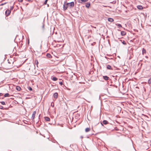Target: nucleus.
Returning a JSON list of instances; mask_svg holds the SVG:
<instances>
[{"label":"nucleus","mask_w":151,"mask_h":151,"mask_svg":"<svg viewBox=\"0 0 151 151\" xmlns=\"http://www.w3.org/2000/svg\"><path fill=\"white\" fill-rule=\"evenodd\" d=\"M126 32L124 31H121V35L122 36H123L126 35Z\"/></svg>","instance_id":"nucleus-7"},{"label":"nucleus","mask_w":151,"mask_h":151,"mask_svg":"<svg viewBox=\"0 0 151 151\" xmlns=\"http://www.w3.org/2000/svg\"><path fill=\"white\" fill-rule=\"evenodd\" d=\"M47 7H49V5L48 4H47Z\"/></svg>","instance_id":"nucleus-39"},{"label":"nucleus","mask_w":151,"mask_h":151,"mask_svg":"<svg viewBox=\"0 0 151 151\" xmlns=\"http://www.w3.org/2000/svg\"><path fill=\"white\" fill-rule=\"evenodd\" d=\"M45 119L46 121H50V119L48 117H45Z\"/></svg>","instance_id":"nucleus-9"},{"label":"nucleus","mask_w":151,"mask_h":151,"mask_svg":"<svg viewBox=\"0 0 151 151\" xmlns=\"http://www.w3.org/2000/svg\"><path fill=\"white\" fill-rule=\"evenodd\" d=\"M51 106H52V107H53L54 106V104L53 102H52L51 105Z\"/></svg>","instance_id":"nucleus-25"},{"label":"nucleus","mask_w":151,"mask_h":151,"mask_svg":"<svg viewBox=\"0 0 151 151\" xmlns=\"http://www.w3.org/2000/svg\"><path fill=\"white\" fill-rule=\"evenodd\" d=\"M106 68L107 69H109V70L112 69L111 68V65H107Z\"/></svg>","instance_id":"nucleus-12"},{"label":"nucleus","mask_w":151,"mask_h":151,"mask_svg":"<svg viewBox=\"0 0 151 151\" xmlns=\"http://www.w3.org/2000/svg\"><path fill=\"white\" fill-rule=\"evenodd\" d=\"M115 129L116 130H118V128L117 127L115 128Z\"/></svg>","instance_id":"nucleus-35"},{"label":"nucleus","mask_w":151,"mask_h":151,"mask_svg":"<svg viewBox=\"0 0 151 151\" xmlns=\"http://www.w3.org/2000/svg\"><path fill=\"white\" fill-rule=\"evenodd\" d=\"M117 25L119 28L122 27V25L120 24H118Z\"/></svg>","instance_id":"nucleus-27"},{"label":"nucleus","mask_w":151,"mask_h":151,"mask_svg":"<svg viewBox=\"0 0 151 151\" xmlns=\"http://www.w3.org/2000/svg\"><path fill=\"white\" fill-rule=\"evenodd\" d=\"M46 56L47 57L49 58H50L51 57V55L50 53H47L46 54Z\"/></svg>","instance_id":"nucleus-21"},{"label":"nucleus","mask_w":151,"mask_h":151,"mask_svg":"<svg viewBox=\"0 0 151 151\" xmlns=\"http://www.w3.org/2000/svg\"><path fill=\"white\" fill-rule=\"evenodd\" d=\"M36 114V111H34L33 112L32 116V119H34Z\"/></svg>","instance_id":"nucleus-3"},{"label":"nucleus","mask_w":151,"mask_h":151,"mask_svg":"<svg viewBox=\"0 0 151 151\" xmlns=\"http://www.w3.org/2000/svg\"><path fill=\"white\" fill-rule=\"evenodd\" d=\"M9 93H6L5 94V95H4V97H8V96H9Z\"/></svg>","instance_id":"nucleus-23"},{"label":"nucleus","mask_w":151,"mask_h":151,"mask_svg":"<svg viewBox=\"0 0 151 151\" xmlns=\"http://www.w3.org/2000/svg\"><path fill=\"white\" fill-rule=\"evenodd\" d=\"M102 123L104 124H107L109 123V122L106 120H104L102 122Z\"/></svg>","instance_id":"nucleus-8"},{"label":"nucleus","mask_w":151,"mask_h":151,"mask_svg":"<svg viewBox=\"0 0 151 151\" xmlns=\"http://www.w3.org/2000/svg\"><path fill=\"white\" fill-rule=\"evenodd\" d=\"M81 138L82 139V138H83V136H81Z\"/></svg>","instance_id":"nucleus-37"},{"label":"nucleus","mask_w":151,"mask_h":151,"mask_svg":"<svg viewBox=\"0 0 151 151\" xmlns=\"http://www.w3.org/2000/svg\"><path fill=\"white\" fill-rule=\"evenodd\" d=\"M2 105H5V103L4 101H2L1 102Z\"/></svg>","instance_id":"nucleus-29"},{"label":"nucleus","mask_w":151,"mask_h":151,"mask_svg":"<svg viewBox=\"0 0 151 151\" xmlns=\"http://www.w3.org/2000/svg\"><path fill=\"white\" fill-rule=\"evenodd\" d=\"M90 130V128H87L85 129V132H89Z\"/></svg>","instance_id":"nucleus-15"},{"label":"nucleus","mask_w":151,"mask_h":151,"mask_svg":"<svg viewBox=\"0 0 151 151\" xmlns=\"http://www.w3.org/2000/svg\"><path fill=\"white\" fill-rule=\"evenodd\" d=\"M119 41H121L122 42V43L124 45H126L127 44L126 43V42H125V41H124V40H123L122 41V40H119Z\"/></svg>","instance_id":"nucleus-19"},{"label":"nucleus","mask_w":151,"mask_h":151,"mask_svg":"<svg viewBox=\"0 0 151 151\" xmlns=\"http://www.w3.org/2000/svg\"><path fill=\"white\" fill-rule=\"evenodd\" d=\"M13 8H14L13 6H10V9L9 10H10V11L12 10L13 9Z\"/></svg>","instance_id":"nucleus-26"},{"label":"nucleus","mask_w":151,"mask_h":151,"mask_svg":"<svg viewBox=\"0 0 151 151\" xmlns=\"http://www.w3.org/2000/svg\"><path fill=\"white\" fill-rule=\"evenodd\" d=\"M6 3H2V4H1L0 5L1 6H2V5H4Z\"/></svg>","instance_id":"nucleus-33"},{"label":"nucleus","mask_w":151,"mask_h":151,"mask_svg":"<svg viewBox=\"0 0 151 151\" xmlns=\"http://www.w3.org/2000/svg\"><path fill=\"white\" fill-rule=\"evenodd\" d=\"M148 83L150 85H151V78L148 80Z\"/></svg>","instance_id":"nucleus-22"},{"label":"nucleus","mask_w":151,"mask_h":151,"mask_svg":"<svg viewBox=\"0 0 151 151\" xmlns=\"http://www.w3.org/2000/svg\"><path fill=\"white\" fill-rule=\"evenodd\" d=\"M108 20L110 22H112L114 21V19H113L111 18H109L108 19Z\"/></svg>","instance_id":"nucleus-17"},{"label":"nucleus","mask_w":151,"mask_h":151,"mask_svg":"<svg viewBox=\"0 0 151 151\" xmlns=\"http://www.w3.org/2000/svg\"><path fill=\"white\" fill-rule=\"evenodd\" d=\"M16 89L17 90V91H19L21 90V88H20V87L19 86H16Z\"/></svg>","instance_id":"nucleus-16"},{"label":"nucleus","mask_w":151,"mask_h":151,"mask_svg":"<svg viewBox=\"0 0 151 151\" xmlns=\"http://www.w3.org/2000/svg\"><path fill=\"white\" fill-rule=\"evenodd\" d=\"M38 62L37 60H35V65H36L37 67H38Z\"/></svg>","instance_id":"nucleus-14"},{"label":"nucleus","mask_w":151,"mask_h":151,"mask_svg":"<svg viewBox=\"0 0 151 151\" xmlns=\"http://www.w3.org/2000/svg\"><path fill=\"white\" fill-rule=\"evenodd\" d=\"M59 84L60 85L62 86L63 85V82L61 81L59 82Z\"/></svg>","instance_id":"nucleus-30"},{"label":"nucleus","mask_w":151,"mask_h":151,"mask_svg":"<svg viewBox=\"0 0 151 151\" xmlns=\"http://www.w3.org/2000/svg\"><path fill=\"white\" fill-rule=\"evenodd\" d=\"M146 52V50L144 48H143L142 49V54L143 55L144 53H145Z\"/></svg>","instance_id":"nucleus-20"},{"label":"nucleus","mask_w":151,"mask_h":151,"mask_svg":"<svg viewBox=\"0 0 151 151\" xmlns=\"http://www.w3.org/2000/svg\"><path fill=\"white\" fill-rule=\"evenodd\" d=\"M58 94L57 93H56V92L54 94V95H53L54 98H55V99H57L58 98Z\"/></svg>","instance_id":"nucleus-5"},{"label":"nucleus","mask_w":151,"mask_h":151,"mask_svg":"<svg viewBox=\"0 0 151 151\" xmlns=\"http://www.w3.org/2000/svg\"><path fill=\"white\" fill-rule=\"evenodd\" d=\"M67 5H69L70 7H73L74 6V2L72 1L67 3Z\"/></svg>","instance_id":"nucleus-1"},{"label":"nucleus","mask_w":151,"mask_h":151,"mask_svg":"<svg viewBox=\"0 0 151 151\" xmlns=\"http://www.w3.org/2000/svg\"><path fill=\"white\" fill-rule=\"evenodd\" d=\"M23 0H18V1L19 2H22Z\"/></svg>","instance_id":"nucleus-32"},{"label":"nucleus","mask_w":151,"mask_h":151,"mask_svg":"<svg viewBox=\"0 0 151 151\" xmlns=\"http://www.w3.org/2000/svg\"><path fill=\"white\" fill-rule=\"evenodd\" d=\"M28 89L30 91H32V88L30 87H28Z\"/></svg>","instance_id":"nucleus-24"},{"label":"nucleus","mask_w":151,"mask_h":151,"mask_svg":"<svg viewBox=\"0 0 151 151\" xmlns=\"http://www.w3.org/2000/svg\"><path fill=\"white\" fill-rule=\"evenodd\" d=\"M28 1H31V0H28Z\"/></svg>","instance_id":"nucleus-40"},{"label":"nucleus","mask_w":151,"mask_h":151,"mask_svg":"<svg viewBox=\"0 0 151 151\" xmlns=\"http://www.w3.org/2000/svg\"><path fill=\"white\" fill-rule=\"evenodd\" d=\"M51 79L53 81H57L58 79L57 78L55 77H53L51 78Z\"/></svg>","instance_id":"nucleus-18"},{"label":"nucleus","mask_w":151,"mask_h":151,"mask_svg":"<svg viewBox=\"0 0 151 151\" xmlns=\"http://www.w3.org/2000/svg\"><path fill=\"white\" fill-rule=\"evenodd\" d=\"M3 95V94L1 93H0V96H1Z\"/></svg>","instance_id":"nucleus-36"},{"label":"nucleus","mask_w":151,"mask_h":151,"mask_svg":"<svg viewBox=\"0 0 151 151\" xmlns=\"http://www.w3.org/2000/svg\"><path fill=\"white\" fill-rule=\"evenodd\" d=\"M42 30L43 31H44V30L45 29V24H44V21H43V22L42 23Z\"/></svg>","instance_id":"nucleus-13"},{"label":"nucleus","mask_w":151,"mask_h":151,"mask_svg":"<svg viewBox=\"0 0 151 151\" xmlns=\"http://www.w3.org/2000/svg\"><path fill=\"white\" fill-rule=\"evenodd\" d=\"M101 124L103 126V124L101 122Z\"/></svg>","instance_id":"nucleus-38"},{"label":"nucleus","mask_w":151,"mask_h":151,"mask_svg":"<svg viewBox=\"0 0 151 151\" xmlns=\"http://www.w3.org/2000/svg\"><path fill=\"white\" fill-rule=\"evenodd\" d=\"M3 106H0V109H3Z\"/></svg>","instance_id":"nucleus-34"},{"label":"nucleus","mask_w":151,"mask_h":151,"mask_svg":"<svg viewBox=\"0 0 151 151\" xmlns=\"http://www.w3.org/2000/svg\"><path fill=\"white\" fill-rule=\"evenodd\" d=\"M118 31H120V30L118 29Z\"/></svg>","instance_id":"nucleus-41"},{"label":"nucleus","mask_w":151,"mask_h":151,"mask_svg":"<svg viewBox=\"0 0 151 151\" xmlns=\"http://www.w3.org/2000/svg\"><path fill=\"white\" fill-rule=\"evenodd\" d=\"M137 8L141 10L143 9V7L141 5H138L137 6Z\"/></svg>","instance_id":"nucleus-10"},{"label":"nucleus","mask_w":151,"mask_h":151,"mask_svg":"<svg viewBox=\"0 0 151 151\" xmlns=\"http://www.w3.org/2000/svg\"><path fill=\"white\" fill-rule=\"evenodd\" d=\"M68 5H67V4H66V5H65L64 4L63 6V9L64 10H66L67 9V8H68Z\"/></svg>","instance_id":"nucleus-4"},{"label":"nucleus","mask_w":151,"mask_h":151,"mask_svg":"<svg viewBox=\"0 0 151 151\" xmlns=\"http://www.w3.org/2000/svg\"><path fill=\"white\" fill-rule=\"evenodd\" d=\"M90 5V2L87 3L86 4V7L88 8Z\"/></svg>","instance_id":"nucleus-11"},{"label":"nucleus","mask_w":151,"mask_h":151,"mask_svg":"<svg viewBox=\"0 0 151 151\" xmlns=\"http://www.w3.org/2000/svg\"><path fill=\"white\" fill-rule=\"evenodd\" d=\"M103 79L106 81L108 80L109 78V77L107 76H103Z\"/></svg>","instance_id":"nucleus-6"},{"label":"nucleus","mask_w":151,"mask_h":151,"mask_svg":"<svg viewBox=\"0 0 151 151\" xmlns=\"http://www.w3.org/2000/svg\"><path fill=\"white\" fill-rule=\"evenodd\" d=\"M82 1L85 2L87 1V0H81Z\"/></svg>","instance_id":"nucleus-31"},{"label":"nucleus","mask_w":151,"mask_h":151,"mask_svg":"<svg viewBox=\"0 0 151 151\" xmlns=\"http://www.w3.org/2000/svg\"><path fill=\"white\" fill-rule=\"evenodd\" d=\"M48 0H45V1L44 2V5H46L47 4V1Z\"/></svg>","instance_id":"nucleus-28"},{"label":"nucleus","mask_w":151,"mask_h":151,"mask_svg":"<svg viewBox=\"0 0 151 151\" xmlns=\"http://www.w3.org/2000/svg\"><path fill=\"white\" fill-rule=\"evenodd\" d=\"M11 11L9 9H7L5 12V15L6 16L9 15L11 13Z\"/></svg>","instance_id":"nucleus-2"}]
</instances>
